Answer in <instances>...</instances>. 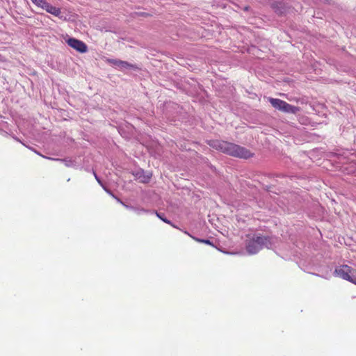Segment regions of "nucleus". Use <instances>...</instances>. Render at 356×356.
<instances>
[{
    "label": "nucleus",
    "mask_w": 356,
    "mask_h": 356,
    "mask_svg": "<svg viewBox=\"0 0 356 356\" xmlns=\"http://www.w3.org/2000/svg\"><path fill=\"white\" fill-rule=\"evenodd\" d=\"M134 175L141 183L149 182L152 177V173H146L144 170L137 171Z\"/></svg>",
    "instance_id": "7"
},
{
    "label": "nucleus",
    "mask_w": 356,
    "mask_h": 356,
    "mask_svg": "<svg viewBox=\"0 0 356 356\" xmlns=\"http://www.w3.org/2000/svg\"><path fill=\"white\" fill-rule=\"evenodd\" d=\"M273 8H275V4H273Z\"/></svg>",
    "instance_id": "15"
},
{
    "label": "nucleus",
    "mask_w": 356,
    "mask_h": 356,
    "mask_svg": "<svg viewBox=\"0 0 356 356\" xmlns=\"http://www.w3.org/2000/svg\"><path fill=\"white\" fill-rule=\"evenodd\" d=\"M268 242L266 236L254 234L246 243V250L249 254H256Z\"/></svg>",
    "instance_id": "2"
},
{
    "label": "nucleus",
    "mask_w": 356,
    "mask_h": 356,
    "mask_svg": "<svg viewBox=\"0 0 356 356\" xmlns=\"http://www.w3.org/2000/svg\"><path fill=\"white\" fill-rule=\"evenodd\" d=\"M155 214L156 215V216L160 218L161 220H163L164 222L167 223V224H169V225H171V222L168 220L167 218H163L161 213H158L156 211H155Z\"/></svg>",
    "instance_id": "11"
},
{
    "label": "nucleus",
    "mask_w": 356,
    "mask_h": 356,
    "mask_svg": "<svg viewBox=\"0 0 356 356\" xmlns=\"http://www.w3.org/2000/svg\"><path fill=\"white\" fill-rule=\"evenodd\" d=\"M118 201L120 202L122 205H124L125 207H128L127 205H126L124 203H123L120 199L117 198Z\"/></svg>",
    "instance_id": "12"
},
{
    "label": "nucleus",
    "mask_w": 356,
    "mask_h": 356,
    "mask_svg": "<svg viewBox=\"0 0 356 356\" xmlns=\"http://www.w3.org/2000/svg\"><path fill=\"white\" fill-rule=\"evenodd\" d=\"M42 157L46 158V159H47L56 160L55 159H52V158L47 157V156H42Z\"/></svg>",
    "instance_id": "13"
},
{
    "label": "nucleus",
    "mask_w": 356,
    "mask_h": 356,
    "mask_svg": "<svg viewBox=\"0 0 356 356\" xmlns=\"http://www.w3.org/2000/svg\"><path fill=\"white\" fill-rule=\"evenodd\" d=\"M207 143L212 148L234 157L248 159L254 155L247 148L225 140H209Z\"/></svg>",
    "instance_id": "1"
},
{
    "label": "nucleus",
    "mask_w": 356,
    "mask_h": 356,
    "mask_svg": "<svg viewBox=\"0 0 356 356\" xmlns=\"http://www.w3.org/2000/svg\"><path fill=\"white\" fill-rule=\"evenodd\" d=\"M300 111V108L299 107L291 105V104H288L287 102H286L285 105L284 106L282 112L286 113L296 114L298 112H299Z\"/></svg>",
    "instance_id": "9"
},
{
    "label": "nucleus",
    "mask_w": 356,
    "mask_h": 356,
    "mask_svg": "<svg viewBox=\"0 0 356 356\" xmlns=\"http://www.w3.org/2000/svg\"><path fill=\"white\" fill-rule=\"evenodd\" d=\"M244 10H248V6L245 7V8H244Z\"/></svg>",
    "instance_id": "14"
},
{
    "label": "nucleus",
    "mask_w": 356,
    "mask_h": 356,
    "mask_svg": "<svg viewBox=\"0 0 356 356\" xmlns=\"http://www.w3.org/2000/svg\"><path fill=\"white\" fill-rule=\"evenodd\" d=\"M107 62L108 63L113 64L120 68H134V69H138V67L136 65H132L131 63H129L127 61H123L120 60H115V59H107Z\"/></svg>",
    "instance_id": "6"
},
{
    "label": "nucleus",
    "mask_w": 356,
    "mask_h": 356,
    "mask_svg": "<svg viewBox=\"0 0 356 356\" xmlns=\"http://www.w3.org/2000/svg\"><path fill=\"white\" fill-rule=\"evenodd\" d=\"M32 3L35 5L37 7L41 8L43 10H46L47 13L56 16L58 17L61 10L59 8L55 7L48 3L46 0H31Z\"/></svg>",
    "instance_id": "4"
},
{
    "label": "nucleus",
    "mask_w": 356,
    "mask_h": 356,
    "mask_svg": "<svg viewBox=\"0 0 356 356\" xmlns=\"http://www.w3.org/2000/svg\"><path fill=\"white\" fill-rule=\"evenodd\" d=\"M66 42L70 47L76 49L80 53H85L88 50L87 45L83 41L78 39L69 38Z\"/></svg>",
    "instance_id": "5"
},
{
    "label": "nucleus",
    "mask_w": 356,
    "mask_h": 356,
    "mask_svg": "<svg viewBox=\"0 0 356 356\" xmlns=\"http://www.w3.org/2000/svg\"><path fill=\"white\" fill-rule=\"evenodd\" d=\"M334 273L343 280L356 284V269L348 265H341L335 269Z\"/></svg>",
    "instance_id": "3"
},
{
    "label": "nucleus",
    "mask_w": 356,
    "mask_h": 356,
    "mask_svg": "<svg viewBox=\"0 0 356 356\" xmlns=\"http://www.w3.org/2000/svg\"><path fill=\"white\" fill-rule=\"evenodd\" d=\"M185 233L187 234L188 236H190L193 239H194L197 242L202 243H204V244H207V245H211L213 247L214 246L213 243L211 241H210L209 240H208V239H200V238L192 236L190 234H188L186 232Z\"/></svg>",
    "instance_id": "10"
},
{
    "label": "nucleus",
    "mask_w": 356,
    "mask_h": 356,
    "mask_svg": "<svg viewBox=\"0 0 356 356\" xmlns=\"http://www.w3.org/2000/svg\"><path fill=\"white\" fill-rule=\"evenodd\" d=\"M269 102L271 105L275 108L280 111H282L284 106L285 105L286 102L276 98L269 97Z\"/></svg>",
    "instance_id": "8"
}]
</instances>
